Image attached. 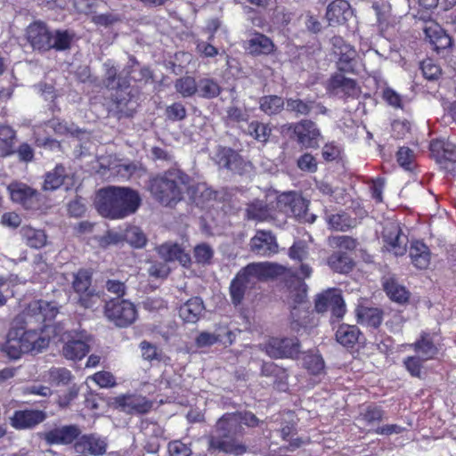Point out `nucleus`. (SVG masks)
<instances>
[{"mask_svg": "<svg viewBox=\"0 0 456 456\" xmlns=\"http://www.w3.org/2000/svg\"><path fill=\"white\" fill-rule=\"evenodd\" d=\"M277 205L286 214L301 217L307 210L308 201L298 193L288 191L278 197Z\"/></svg>", "mask_w": 456, "mask_h": 456, "instance_id": "obj_14", "label": "nucleus"}, {"mask_svg": "<svg viewBox=\"0 0 456 456\" xmlns=\"http://www.w3.org/2000/svg\"><path fill=\"white\" fill-rule=\"evenodd\" d=\"M158 253L166 262L177 261L184 267L191 263L190 255L177 243L166 242L158 248Z\"/></svg>", "mask_w": 456, "mask_h": 456, "instance_id": "obj_19", "label": "nucleus"}, {"mask_svg": "<svg viewBox=\"0 0 456 456\" xmlns=\"http://www.w3.org/2000/svg\"><path fill=\"white\" fill-rule=\"evenodd\" d=\"M91 274L88 271L80 270L74 277L73 288L79 295V301L85 307L91 306V298L94 297L91 289Z\"/></svg>", "mask_w": 456, "mask_h": 456, "instance_id": "obj_24", "label": "nucleus"}, {"mask_svg": "<svg viewBox=\"0 0 456 456\" xmlns=\"http://www.w3.org/2000/svg\"><path fill=\"white\" fill-rule=\"evenodd\" d=\"M327 222L330 228L336 231H346L355 225V221L345 213L328 216Z\"/></svg>", "mask_w": 456, "mask_h": 456, "instance_id": "obj_41", "label": "nucleus"}, {"mask_svg": "<svg viewBox=\"0 0 456 456\" xmlns=\"http://www.w3.org/2000/svg\"><path fill=\"white\" fill-rule=\"evenodd\" d=\"M246 49L253 55H269L275 51V45L267 36L256 32L247 41Z\"/></svg>", "mask_w": 456, "mask_h": 456, "instance_id": "obj_25", "label": "nucleus"}, {"mask_svg": "<svg viewBox=\"0 0 456 456\" xmlns=\"http://www.w3.org/2000/svg\"><path fill=\"white\" fill-rule=\"evenodd\" d=\"M315 309L319 313L330 309L335 317L341 318L345 313V305L340 291L337 289H329L318 295L315 299Z\"/></svg>", "mask_w": 456, "mask_h": 456, "instance_id": "obj_8", "label": "nucleus"}, {"mask_svg": "<svg viewBox=\"0 0 456 456\" xmlns=\"http://www.w3.org/2000/svg\"><path fill=\"white\" fill-rule=\"evenodd\" d=\"M188 182L189 177L181 170L172 169L151 179L150 190L162 205L172 206L181 200Z\"/></svg>", "mask_w": 456, "mask_h": 456, "instance_id": "obj_4", "label": "nucleus"}, {"mask_svg": "<svg viewBox=\"0 0 456 456\" xmlns=\"http://www.w3.org/2000/svg\"><path fill=\"white\" fill-rule=\"evenodd\" d=\"M89 379L94 380L102 388L113 387L117 384L113 374L104 370L94 373Z\"/></svg>", "mask_w": 456, "mask_h": 456, "instance_id": "obj_54", "label": "nucleus"}, {"mask_svg": "<svg viewBox=\"0 0 456 456\" xmlns=\"http://www.w3.org/2000/svg\"><path fill=\"white\" fill-rule=\"evenodd\" d=\"M15 140V132L8 126H0V154L3 157L12 155Z\"/></svg>", "mask_w": 456, "mask_h": 456, "instance_id": "obj_35", "label": "nucleus"}, {"mask_svg": "<svg viewBox=\"0 0 456 456\" xmlns=\"http://www.w3.org/2000/svg\"><path fill=\"white\" fill-rule=\"evenodd\" d=\"M167 117L172 121L183 120L186 117V110L182 103L175 102L166 110Z\"/></svg>", "mask_w": 456, "mask_h": 456, "instance_id": "obj_59", "label": "nucleus"}, {"mask_svg": "<svg viewBox=\"0 0 456 456\" xmlns=\"http://www.w3.org/2000/svg\"><path fill=\"white\" fill-rule=\"evenodd\" d=\"M360 331L356 326L343 324L340 325L336 332L337 341L345 346H350L358 340Z\"/></svg>", "mask_w": 456, "mask_h": 456, "instance_id": "obj_34", "label": "nucleus"}, {"mask_svg": "<svg viewBox=\"0 0 456 456\" xmlns=\"http://www.w3.org/2000/svg\"><path fill=\"white\" fill-rule=\"evenodd\" d=\"M213 256L214 250L209 245L206 243L197 245L194 248V257L198 264L209 265L211 263Z\"/></svg>", "mask_w": 456, "mask_h": 456, "instance_id": "obj_51", "label": "nucleus"}, {"mask_svg": "<svg viewBox=\"0 0 456 456\" xmlns=\"http://www.w3.org/2000/svg\"><path fill=\"white\" fill-rule=\"evenodd\" d=\"M59 309L54 302L35 300L28 304L23 312L24 322L27 326L41 325L39 330L28 329L20 332L12 330L8 332L6 341L0 345V350L11 359H19L23 354H37L42 353L52 338H56L61 324L46 323L55 318Z\"/></svg>", "mask_w": 456, "mask_h": 456, "instance_id": "obj_1", "label": "nucleus"}, {"mask_svg": "<svg viewBox=\"0 0 456 456\" xmlns=\"http://www.w3.org/2000/svg\"><path fill=\"white\" fill-rule=\"evenodd\" d=\"M312 106L298 99H289L287 101V110L295 111L301 115H306L310 112Z\"/></svg>", "mask_w": 456, "mask_h": 456, "instance_id": "obj_64", "label": "nucleus"}, {"mask_svg": "<svg viewBox=\"0 0 456 456\" xmlns=\"http://www.w3.org/2000/svg\"><path fill=\"white\" fill-rule=\"evenodd\" d=\"M81 430L76 425H68L50 430L45 434V440L50 444H69L80 436Z\"/></svg>", "mask_w": 456, "mask_h": 456, "instance_id": "obj_20", "label": "nucleus"}, {"mask_svg": "<svg viewBox=\"0 0 456 456\" xmlns=\"http://www.w3.org/2000/svg\"><path fill=\"white\" fill-rule=\"evenodd\" d=\"M420 69L424 77L428 80H437L442 74L439 65L431 59L424 60L420 64Z\"/></svg>", "mask_w": 456, "mask_h": 456, "instance_id": "obj_50", "label": "nucleus"}, {"mask_svg": "<svg viewBox=\"0 0 456 456\" xmlns=\"http://www.w3.org/2000/svg\"><path fill=\"white\" fill-rule=\"evenodd\" d=\"M304 366L311 374L318 375L324 369V362L320 354L307 353L304 356Z\"/></svg>", "mask_w": 456, "mask_h": 456, "instance_id": "obj_47", "label": "nucleus"}, {"mask_svg": "<svg viewBox=\"0 0 456 456\" xmlns=\"http://www.w3.org/2000/svg\"><path fill=\"white\" fill-rule=\"evenodd\" d=\"M384 289L391 300L397 303H404L409 298V292L400 285L394 278H386L383 282Z\"/></svg>", "mask_w": 456, "mask_h": 456, "instance_id": "obj_32", "label": "nucleus"}, {"mask_svg": "<svg viewBox=\"0 0 456 456\" xmlns=\"http://www.w3.org/2000/svg\"><path fill=\"white\" fill-rule=\"evenodd\" d=\"M46 414L38 410L16 411L11 418V424L16 429L32 428L43 422Z\"/></svg>", "mask_w": 456, "mask_h": 456, "instance_id": "obj_18", "label": "nucleus"}, {"mask_svg": "<svg viewBox=\"0 0 456 456\" xmlns=\"http://www.w3.org/2000/svg\"><path fill=\"white\" fill-rule=\"evenodd\" d=\"M48 126L58 134H74L77 132V129L74 126V125L68 126L66 122H62L58 119H53L49 121Z\"/></svg>", "mask_w": 456, "mask_h": 456, "instance_id": "obj_63", "label": "nucleus"}, {"mask_svg": "<svg viewBox=\"0 0 456 456\" xmlns=\"http://www.w3.org/2000/svg\"><path fill=\"white\" fill-rule=\"evenodd\" d=\"M247 216L248 219L252 220L266 221L273 217V215L270 209L262 201H256L248 207Z\"/></svg>", "mask_w": 456, "mask_h": 456, "instance_id": "obj_43", "label": "nucleus"}, {"mask_svg": "<svg viewBox=\"0 0 456 456\" xmlns=\"http://www.w3.org/2000/svg\"><path fill=\"white\" fill-rule=\"evenodd\" d=\"M358 322L366 326L377 328L382 322V312L379 308L361 306L357 309Z\"/></svg>", "mask_w": 456, "mask_h": 456, "instance_id": "obj_33", "label": "nucleus"}, {"mask_svg": "<svg viewBox=\"0 0 456 456\" xmlns=\"http://www.w3.org/2000/svg\"><path fill=\"white\" fill-rule=\"evenodd\" d=\"M410 257L413 265L420 270L427 269L430 265V251L421 241H414L410 247Z\"/></svg>", "mask_w": 456, "mask_h": 456, "instance_id": "obj_27", "label": "nucleus"}, {"mask_svg": "<svg viewBox=\"0 0 456 456\" xmlns=\"http://www.w3.org/2000/svg\"><path fill=\"white\" fill-rule=\"evenodd\" d=\"M21 233L27 244L31 248H40L46 244L47 237L42 230L25 226L21 229Z\"/></svg>", "mask_w": 456, "mask_h": 456, "instance_id": "obj_36", "label": "nucleus"}, {"mask_svg": "<svg viewBox=\"0 0 456 456\" xmlns=\"http://www.w3.org/2000/svg\"><path fill=\"white\" fill-rule=\"evenodd\" d=\"M396 156L397 162L402 167H403L406 170L412 169L415 156L411 149L402 147L398 150Z\"/></svg>", "mask_w": 456, "mask_h": 456, "instance_id": "obj_55", "label": "nucleus"}, {"mask_svg": "<svg viewBox=\"0 0 456 456\" xmlns=\"http://www.w3.org/2000/svg\"><path fill=\"white\" fill-rule=\"evenodd\" d=\"M204 310L200 297H192L180 307L179 314L187 322H196Z\"/></svg>", "mask_w": 456, "mask_h": 456, "instance_id": "obj_30", "label": "nucleus"}, {"mask_svg": "<svg viewBox=\"0 0 456 456\" xmlns=\"http://www.w3.org/2000/svg\"><path fill=\"white\" fill-rule=\"evenodd\" d=\"M214 159L220 167L232 171L237 170L241 163L239 154L230 148H219Z\"/></svg>", "mask_w": 456, "mask_h": 456, "instance_id": "obj_28", "label": "nucleus"}, {"mask_svg": "<svg viewBox=\"0 0 456 456\" xmlns=\"http://www.w3.org/2000/svg\"><path fill=\"white\" fill-rule=\"evenodd\" d=\"M114 405L120 411L129 414L145 413L151 408V403L141 395H120L114 399Z\"/></svg>", "mask_w": 456, "mask_h": 456, "instance_id": "obj_17", "label": "nucleus"}, {"mask_svg": "<svg viewBox=\"0 0 456 456\" xmlns=\"http://www.w3.org/2000/svg\"><path fill=\"white\" fill-rule=\"evenodd\" d=\"M27 39L34 49L39 51L50 50V39L52 32L47 26L41 21L31 23L26 31Z\"/></svg>", "mask_w": 456, "mask_h": 456, "instance_id": "obj_16", "label": "nucleus"}, {"mask_svg": "<svg viewBox=\"0 0 456 456\" xmlns=\"http://www.w3.org/2000/svg\"><path fill=\"white\" fill-rule=\"evenodd\" d=\"M293 132L297 142L305 149H316L319 147L322 134L315 123L304 119L293 126Z\"/></svg>", "mask_w": 456, "mask_h": 456, "instance_id": "obj_7", "label": "nucleus"}, {"mask_svg": "<svg viewBox=\"0 0 456 456\" xmlns=\"http://www.w3.org/2000/svg\"><path fill=\"white\" fill-rule=\"evenodd\" d=\"M142 354L143 359L152 362V361H161L162 360V352L159 350L155 346L151 345L147 341H142L140 345Z\"/></svg>", "mask_w": 456, "mask_h": 456, "instance_id": "obj_56", "label": "nucleus"}, {"mask_svg": "<svg viewBox=\"0 0 456 456\" xmlns=\"http://www.w3.org/2000/svg\"><path fill=\"white\" fill-rule=\"evenodd\" d=\"M260 110L267 115L279 113L284 106V101L277 95L264 96L259 101Z\"/></svg>", "mask_w": 456, "mask_h": 456, "instance_id": "obj_38", "label": "nucleus"}, {"mask_svg": "<svg viewBox=\"0 0 456 456\" xmlns=\"http://www.w3.org/2000/svg\"><path fill=\"white\" fill-rule=\"evenodd\" d=\"M124 240L134 248H142L146 244V236L137 226H130L124 232Z\"/></svg>", "mask_w": 456, "mask_h": 456, "instance_id": "obj_45", "label": "nucleus"}, {"mask_svg": "<svg viewBox=\"0 0 456 456\" xmlns=\"http://www.w3.org/2000/svg\"><path fill=\"white\" fill-rule=\"evenodd\" d=\"M408 346L413 348L422 361L430 360L437 354L436 346L434 345L430 336L426 333L422 334L419 340L408 345Z\"/></svg>", "mask_w": 456, "mask_h": 456, "instance_id": "obj_29", "label": "nucleus"}, {"mask_svg": "<svg viewBox=\"0 0 456 456\" xmlns=\"http://www.w3.org/2000/svg\"><path fill=\"white\" fill-rule=\"evenodd\" d=\"M329 244L332 248L352 251L356 248V240L349 236H333L329 238Z\"/></svg>", "mask_w": 456, "mask_h": 456, "instance_id": "obj_52", "label": "nucleus"}, {"mask_svg": "<svg viewBox=\"0 0 456 456\" xmlns=\"http://www.w3.org/2000/svg\"><path fill=\"white\" fill-rule=\"evenodd\" d=\"M169 456H191V449L180 441H173L168 444Z\"/></svg>", "mask_w": 456, "mask_h": 456, "instance_id": "obj_60", "label": "nucleus"}, {"mask_svg": "<svg viewBox=\"0 0 456 456\" xmlns=\"http://www.w3.org/2000/svg\"><path fill=\"white\" fill-rule=\"evenodd\" d=\"M383 416L384 412L379 407L370 405L361 411L359 420L367 426H373L379 423L383 419Z\"/></svg>", "mask_w": 456, "mask_h": 456, "instance_id": "obj_44", "label": "nucleus"}, {"mask_svg": "<svg viewBox=\"0 0 456 456\" xmlns=\"http://www.w3.org/2000/svg\"><path fill=\"white\" fill-rule=\"evenodd\" d=\"M175 88L183 97H191L198 92V83L194 77L186 76L175 81Z\"/></svg>", "mask_w": 456, "mask_h": 456, "instance_id": "obj_40", "label": "nucleus"}, {"mask_svg": "<svg viewBox=\"0 0 456 456\" xmlns=\"http://www.w3.org/2000/svg\"><path fill=\"white\" fill-rule=\"evenodd\" d=\"M248 133L258 142H265L270 136L271 129L264 123L252 121L248 125Z\"/></svg>", "mask_w": 456, "mask_h": 456, "instance_id": "obj_49", "label": "nucleus"}, {"mask_svg": "<svg viewBox=\"0 0 456 456\" xmlns=\"http://www.w3.org/2000/svg\"><path fill=\"white\" fill-rule=\"evenodd\" d=\"M64 343L62 354L69 360H81L89 351V346L80 338H75V334L65 330L61 325V330H57L56 338Z\"/></svg>", "mask_w": 456, "mask_h": 456, "instance_id": "obj_6", "label": "nucleus"}, {"mask_svg": "<svg viewBox=\"0 0 456 456\" xmlns=\"http://www.w3.org/2000/svg\"><path fill=\"white\" fill-rule=\"evenodd\" d=\"M108 443L106 438L97 434L81 436L74 444L77 452H88L94 456H102L106 453Z\"/></svg>", "mask_w": 456, "mask_h": 456, "instance_id": "obj_13", "label": "nucleus"}, {"mask_svg": "<svg viewBox=\"0 0 456 456\" xmlns=\"http://www.w3.org/2000/svg\"><path fill=\"white\" fill-rule=\"evenodd\" d=\"M334 46V54L338 58V67L341 70H348L351 68V61L356 56L355 50L344 43L341 37H334L332 39Z\"/></svg>", "mask_w": 456, "mask_h": 456, "instance_id": "obj_26", "label": "nucleus"}, {"mask_svg": "<svg viewBox=\"0 0 456 456\" xmlns=\"http://www.w3.org/2000/svg\"><path fill=\"white\" fill-rule=\"evenodd\" d=\"M92 22L97 26L105 28L115 25L121 20V16L115 12L94 14L92 16Z\"/></svg>", "mask_w": 456, "mask_h": 456, "instance_id": "obj_53", "label": "nucleus"}, {"mask_svg": "<svg viewBox=\"0 0 456 456\" xmlns=\"http://www.w3.org/2000/svg\"><path fill=\"white\" fill-rule=\"evenodd\" d=\"M353 16V10L346 0H335L327 7L326 18L330 25L343 24Z\"/></svg>", "mask_w": 456, "mask_h": 456, "instance_id": "obj_22", "label": "nucleus"}, {"mask_svg": "<svg viewBox=\"0 0 456 456\" xmlns=\"http://www.w3.org/2000/svg\"><path fill=\"white\" fill-rule=\"evenodd\" d=\"M327 90L330 94L338 97L353 96L357 94L355 82L342 74H336L330 77Z\"/></svg>", "mask_w": 456, "mask_h": 456, "instance_id": "obj_21", "label": "nucleus"}, {"mask_svg": "<svg viewBox=\"0 0 456 456\" xmlns=\"http://www.w3.org/2000/svg\"><path fill=\"white\" fill-rule=\"evenodd\" d=\"M248 277V283L254 286L258 281L273 278L282 272V267L269 262L252 263L240 270Z\"/></svg>", "mask_w": 456, "mask_h": 456, "instance_id": "obj_9", "label": "nucleus"}, {"mask_svg": "<svg viewBox=\"0 0 456 456\" xmlns=\"http://www.w3.org/2000/svg\"><path fill=\"white\" fill-rule=\"evenodd\" d=\"M429 149L432 157L439 164L446 161L456 162V144L444 140H434L430 142Z\"/></svg>", "mask_w": 456, "mask_h": 456, "instance_id": "obj_23", "label": "nucleus"}, {"mask_svg": "<svg viewBox=\"0 0 456 456\" xmlns=\"http://www.w3.org/2000/svg\"><path fill=\"white\" fill-rule=\"evenodd\" d=\"M140 203V196L135 191L116 186L100 189L94 200L97 211L102 216L111 219H120L134 214Z\"/></svg>", "mask_w": 456, "mask_h": 456, "instance_id": "obj_3", "label": "nucleus"}, {"mask_svg": "<svg viewBox=\"0 0 456 456\" xmlns=\"http://www.w3.org/2000/svg\"><path fill=\"white\" fill-rule=\"evenodd\" d=\"M423 362L424 361H422L421 358L417 355L407 357L404 360L403 363L406 370L411 373V375L414 377H419L421 373Z\"/></svg>", "mask_w": 456, "mask_h": 456, "instance_id": "obj_61", "label": "nucleus"}, {"mask_svg": "<svg viewBox=\"0 0 456 456\" xmlns=\"http://www.w3.org/2000/svg\"><path fill=\"white\" fill-rule=\"evenodd\" d=\"M328 265L333 271L343 273L352 269L353 261L346 253L335 252L329 257Z\"/></svg>", "mask_w": 456, "mask_h": 456, "instance_id": "obj_37", "label": "nucleus"}, {"mask_svg": "<svg viewBox=\"0 0 456 456\" xmlns=\"http://www.w3.org/2000/svg\"><path fill=\"white\" fill-rule=\"evenodd\" d=\"M221 87L213 78H202L198 83V94L203 98H215L219 95Z\"/></svg>", "mask_w": 456, "mask_h": 456, "instance_id": "obj_39", "label": "nucleus"}, {"mask_svg": "<svg viewBox=\"0 0 456 456\" xmlns=\"http://www.w3.org/2000/svg\"><path fill=\"white\" fill-rule=\"evenodd\" d=\"M46 379L54 385H67L71 381L72 374L65 368H52L47 372Z\"/></svg>", "mask_w": 456, "mask_h": 456, "instance_id": "obj_46", "label": "nucleus"}, {"mask_svg": "<svg viewBox=\"0 0 456 456\" xmlns=\"http://www.w3.org/2000/svg\"><path fill=\"white\" fill-rule=\"evenodd\" d=\"M73 35L67 30H56L52 32L50 39V49L59 51L69 48Z\"/></svg>", "mask_w": 456, "mask_h": 456, "instance_id": "obj_42", "label": "nucleus"}, {"mask_svg": "<svg viewBox=\"0 0 456 456\" xmlns=\"http://www.w3.org/2000/svg\"><path fill=\"white\" fill-rule=\"evenodd\" d=\"M11 199L27 209H35L39 207V193L22 183H12L8 187Z\"/></svg>", "mask_w": 456, "mask_h": 456, "instance_id": "obj_10", "label": "nucleus"}, {"mask_svg": "<svg viewBox=\"0 0 456 456\" xmlns=\"http://www.w3.org/2000/svg\"><path fill=\"white\" fill-rule=\"evenodd\" d=\"M250 250L257 256H269L278 252L275 237L266 231H257L249 243Z\"/></svg>", "mask_w": 456, "mask_h": 456, "instance_id": "obj_15", "label": "nucleus"}, {"mask_svg": "<svg viewBox=\"0 0 456 456\" xmlns=\"http://www.w3.org/2000/svg\"><path fill=\"white\" fill-rule=\"evenodd\" d=\"M383 98L394 108H403V96L392 88L387 87L383 91Z\"/></svg>", "mask_w": 456, "mask_h": 456, "instance_id": "obj_62", "label": "nucleus"}, {"mask_svg": "<svg viewBox=\"0 0 456 456\" xmlns=\"http://www.w3.org/2000/svg\"><path fill=\"white\" fill-rule=\"evenodd\" d=\"M341 152L342 148L340 145L331 142L324 144L322 151V155L326 161H333L340 157Z\"/></svg>", "mask_w": 456, "mask_h": 456, "instance_id": "obj_58", "label": "nucleus"}, {"mask_svg": "<svg viewBox=\"0 0 456 456\" xmlns=\"http://www.w3.org/2000/svg\"><path fill=\"white\" fill-rule=\"evenodd\" d=\"M383 240L385 248L395 256H403L407 251V237L402 233L397 224H387L383 231Z\"/></svg>", "mask_w": 456, "mask_h": 456, "instance_id": "obj_12", "label": "nucleus"}, {"mask_svg": "<svg viewBox=\"0 0 456 456\" xmlns=\"http://www.w3.org/2000/svg\"><path fill=\"white\" fill-rule=\"evenodd\" d=\"M241 424L256 427L258 419L248 411L224 414L216 423L215 434L209 439V448L235 455L244 453L246 447L235 438L241 433Z\"/></svg>", "mask_w": 456, "mask_h": 456, "instance_id": "obj_2", "label": "nucleus"}, {"mask_svg": "<svg viewBox=\"0 0 456 456\" xmlns=\"http://www.w3.org/2000/svg\"><path fill=\"white\" fill-rule=\"evenodd\" d=\"M266 354L273 358H294L299 353L297 338H271L265 346Z\"/></svg>", "mask_w": 456, "mask_h": 456, "instance_id": "obj_11", "label": "nucleus"}, {"mask_svg": "<svg viewBox=\"0 0 456 456\" xmlns=\"http://www.w3.org/2000/svg\"><path fill=\"white\" fill-rule=\"evenodd\" d=\"M289 255L294 260L303 261L308 256V248L304 241H296L289 248Z\"/></svg>", "mask_w": 456, "mask_h": 456, "instance_id": "obj_57", "label": "nucleus"}, {"mask_svg": "<svg viewBox=\"0 0 456 456\" xmlns=\"http://www.w3.org/2000/svg\"><path fill=\"white\" fill-rule=\"evenodd\" d=\"M106 317L118 327H127L137 318L134 305L125 299L109 301L105 305Z\"/></svg>", "mask_w": 456, "mask_h": 456, "instance_id": "obj_5", "label": "nucleus"}, {"mask_svg": "<svg viewBox=\"0 0 456 456\" xmlns=\"http://www.w3.org/2000/svg\"><path fill=\"white\" fill-rule=\"evenodd\" d=\"M64 168L57 167L53 172L45 175L44 190L53 191L58 189L63 183Z\"/></svg>", "mask_w": 456, "mask_h": 456, "instance_id": "obj_48", "label": "nucleus"}, {"mask_svg": "<svg viewBox=\"0 0 456 456\" xmlns=\"http://www.w3.org/2000/svg\"><path fill=\"white\" fill-rule=\"evenodd\" d=\"M255 286L252 283H248V277L240 271L236 277L232 280L230 286L231 297L235 305H238L243 299L245 293L250 290Z\"/></svg>", "mask_w": 456, "mask_h": 456, "instance_id": "obj_31", "label": "nucleus"}]
</instances>
